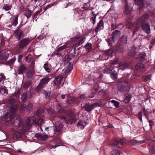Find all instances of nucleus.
Returning a JSON list of instances; mask_svg holds the SVG:
<instances>
[{"label": "nucleus", "mask_w": 155, "mask_h": 155, "mask_svg": "<svg viewBox=\"0 0 155 155\" xmlns=\"http://www.w3.org/2000/svg\"><path fill=\"white\" fill-rule=\"evenodd\" d=\"M44 120L42 117H39L38 120L36 121V118L34 116L28 117L24 125L22 126L23 121H20L18 126L15 127V129L21 130L23 132L29 129L31 126L33 124H35L37 125H40L44 123Z\"/></svg>", "instance_id": "nucleus-1"}, {"label": "nucleus", "mask_w": 155, "mask_h": 155, "mask_svg": "<svg viewBox=\"0 0 155 155\" xmlns=\"http://www.w3.org/2000/svg\"><path fill=\"white\" fill-rule=\"evenodd\" d=\"M148 18V15L146 14L143 15L139 21L137 23V24L135 27L137 28L142 24V28L144 31L147 33H149L150 32V29L149 24L146 22V21Z\"/></svg>", "instance_id": "nucleus-2"}, {"label": "nucleus", "mask_w": 155, "mask_h": 155, "mask_svg": "<svg viewBox=\"0 0 155 155\" xmlns=\"http://www.w3.org/2000/svg\"><path fill=\"white\" fill-rule=\"evenodd\" d=\"M18 108L17 105H14L13 107H10L9 110L3 116V119L7 122L13 123L14 122V114Z\"/></svg>", "instance_id": "nucleus-3"}, {"label": "nucleus", "mask_w": 155, "mask_h": 155, "mask_svg": "<svg viewBox=\"0 0 155 155\" xmlns=\"http://www.w3.org/2000/svg\"><path fill=\"white\" fill-rule=\"evenodd\" d=\"M31 40L28 38H25L22 39L19 42V48L18 51L19 53L21 52L22 50L26 46L28 45L31 42Z\"/></svg>", "instance_id": "nucleus-4"}, {"label": "nucleus", "mask_w": 155, "mask_h": 155, "mask_svg": "<svg viewBox=\"0 0 155 155\" xmlns=\"http://www.w3.org/2000/svg\"><path fill=\"white\" fill-rule=\"evenodd\" d=\"M111 64L113 65H117V66H116V67H118L120 69L123 71L126 69L128 66V64L126 62H121L118 63V61L116 60L113 61L111 63Z\"/></svg>", "instance_id": "nucleus-5"}, {"label": "nucleus", "mask_w": 155, "mask_h": 155, "mask_svg": "<svg viewBox=\"0 0 155 155\" xmlns=\"http://www.w3.org/2000/svg\"><path fill=\"white\" fill-rule=\"evenodd\" d=\"M63 127V126L61 122L57 121L56 124L55 129H54V133L56 135L60 134L61 132Z\"/></svg>", "instance_id": "nucleus-6"}, {"label": "nucleus", "mask_w": 155, "mask_h": 155, "mask_svg": "<svg viewBox=\"0 0 155 155\" xmlns=\"http://www.w3.org/2000/svg\"><path fill=\"white\" fill-rule=\"evenodd\" d=\"M13 36L16 40L18 41L21 37H24V35L22 31L20 29L16 30L13 34Z\"/></svg>", "instance_id": "nucleus-7"}, {"label": "nucleus", "mask_w": 155, "mask_h": 155, "mask_svg": "<svg viewBox=\"0 0 155 155\" xmlns=\"http://www.w3.org/2000/svg\"><path fill=\"white\" fill-rule=\"evenodd\" d=\"M127 81H124L123 83H120L118 86L119 91L121 92H124L127 90Z\"/></svg>", "instance_id": "nucleus-8"}, {"label": "nucleus", "mask_w": 155, "mask_h": 155, "mask_svg": "<svg viewBox=\"0 0 155 155\" xmlns=\"http://www.w3.org/2000/svg\"><path fill=\"white\" fill-rule=\"evenodd\" d=\"M9 56V54L4 51L0 52V61H5L6 60Z\"/></svg>", "instance_id": "nucleus-9"}, {"label": "nucleus", "mask_w": 155, "mask_h": 155, "mask_svg": "<svg viewBox=\"0 0 155 155\" xmlns=\"http://www.w3.org/2000/svg\"><path fill=\"white\" fill-rule=\"evenodd\" d=\"M27 70V68L24 64L19 66L18 68L17 73L18 74H22Z\"/></svg>", "instance_id": "nucleus-10"}, {"label": "nucleus", "mask_w": 155, "mask_h": 155, "mask_svg": "<svg viewBox=\"0 0 155 155\" xmlns=\"http://www.w3.org/2000/svg\"><path fill=\"white\" fill-rule=\"evenodd\" d=\"M87 122L84 120H80L77 124V126L81 129H83L87 124Z\"/></svg>", "instance_id": "nucleus-11"}, {"label": "nucleus", "mask_w": 155, "mask_h": 155, "mask_svg": "<svg viewBox=\"0 0 155 155\" xmlns=\"http://www.w3.org/2000/svg\"><path fill=\"white\" fill-rule=\"evenodd\" d=\"M114 53V50L112 49L107 50L105 51L103 55L105 56V58L103 60H107L108 58V56L112 57Z\"/></svg>", "instance_id": "nucleus-12"}, {"label": "nucleus", "mask_w": 155, "mask_h": 155, "mask_svg": "<svg viewBox=\"0 0 155 155\" xmlns=\"http://www.w3.org/2000/svg\"><path fill=\"white\" fill-rule=\"evenodd\" d=\"M125 142L124 139H119L117 140H115L113 142V145L115 147L122 145Z\"/></svg>", "instance_id": "nucleus-13"}, {"label": "nucleus", "mask_w": 155, "mask_h": 155, "mask_svg": "<svg viewBox=\"0 0 155 155\" xmlns=\"http://www.w3.org/2000/svg\"><path fill=\"white\" fill-rule=\"evenodd\" d=\"M94 104H91L89 103H86L84 106V108L85 110L87 111H90L93 109V107Z\"/></svg>", "instance_id": "nucleus-14"}, {"label": "nucleus", "mask_w": 155, "mask_h": 155, "mask_svg": "<svg viewBox=\"0 0 155 155\" xmlns=\"http://www.w3.org/2000/svg\"><path fill=\"white\" fill-rule=\"evenodd\" d=\"M104 28V22L103 20H101L100 21L97 28L95 30V31L97 32L101 29H103Z\"/></svg>", "instance_id": "nucleus-15"}, {"label": "nucleus", "mask_w": 155, "mask_h": 155, "mask_svg": "<svg viewBox=\"0 0 155 155\" xmlns=\"http://www.w3.org/2000/svg\"><path fill=\"white\" fill-rule=\"evenodd\" d=\"M36 137L38 139L42 140H45L48 139V138L46 135H42L40 134H36Z\"/></svg>", "instance_id": "nucleus-16"}, {"label": "nucleus", "mask_w": 155, "mask_h": 155, "mask_svg": "<svg viewBox=\"0 0 155 155\" xmlns=\"http://www.w3.org/2000/svg\"><path fill=\"white\" fill-rule=\"evenodd\" d=\"M144 67V65L143 64L139 63L136 65L135 69L137 71L140 72L143 71Z\"/></svg>", "instance_id": "nucleus-17"}, {"label": "nucleus", "mask_w": 155, "mask_h": 155, "mask_svg": "<svg viewBox=\"0 0 155 155\" xmlns=\"http://www.w3.org/2000/svg\"><path fill=\"white\" fill-rule=\"evenodd\" d=\"M147 58V56L145 53H143L139 55L137 59L141 62H143Z\"/></svg>", "instance_id": "nucleus-18"}, {"label": "nucleus", "mask_w": 155, "mask_h": 155, "mask_svg": "<svg viewBox=\"0 0 155 155\" xmlns=\"http://www.w3.org/2000/svg\"><path fill=\"white\" fill-rule=\"evenodd\" d=\"M75 16L76 17H80L82 16V12L79 8H76L74 10V12Z\"/></svg>", "instance_id": "nucleus-19"}, {"label": "nucleus", "mask_w": 155, "mask_h": 155, "mask_svg": "<svg viewBox=\"0 0 155 155\" xmlns=\"http://www.w3.org/2000/svg\"><path fill=\"white\" fill-rule=\"evenodd\" d=\"M125 48L124 46L121 44L118 45L116 48V51L119 53L123 52Z\"/></svg>", "instance_id": "nucleus-20"}, {"label": "nucleus", "mask_w": 155, "mask_h": 155, "mask_svg": "<svg viewBox=\"0 0 155 155\" xmlns=\"http://www.w3.org/2000/svg\"><path fill=\"white\" fill-rule=\"evenodd\" d=\"M35 71L34 69H31L28 71L27 73V77L28 78H31L35 74Z\"/></svg>", "instance_id": "nucleus-21"}, {"label": "nucleus", "mask_w": 155, "mask_h": 155, "mask_svg": "<svg viewBox=\"0 0 155 155\" xmlns=\"http://www.w3.org/2000/svg\"><path fill=\"white\" fill-rule=\"evenodd\" d=\"M120 31L117 30L114 31L112 34V38L113 40L116 38H117L120 35Z\"/></svg>", "instance_id": "nucleus-22"}, {"label": "nucleus", "mask_w": 155, "mask_h": 155, "mask_svg": "<svg viewBox=\"0 0 155 155\" xmlns=\"http://www.w3.org/2000/svg\"><path fill=\"white\" fill-rule=\"evenodd\" d=\"M136 4L139 7V8H142L143 6V0H134Z\"/></svg>", "instance_id": "nucleus-23"}, {"label": "nucleus", "mask_w": 155, "mask_h": 155, "mask_svg": "<svg viewBox=\"0 0 155 155\" xmlns=\"http://www.w3.org/2000/svg\"><path fill=\"white\" fill-rule=\"evenodd\" d=\"M11 20L12 21V25L15 26L17 24L18 20V16L11 18Z\"/></svg>", "instance_id": "nucleus-24"}, {"label": "nucleus", "mask_w": 155, "mask_h": 155, "mask_svg": "<svg viewBox=\"0 0 155 155\" xmlns=\"http://www.w3.org/2000/svg\"><path fill=\"white\" fill-rule=\"evenodd\" d=\"M50 80V79L48 77L43 78L41 81L40 83L42 85L44 84L47 83Z\"/></svg>", "instance_id": "nucleus-25"}, {"label": "nucleus", "mask_w": 155, "mask_h": 155, "mask_svg": "<svg viewBox=\"0 0 155 155\" xmlns=\"http://www.w3.org/2000/svg\"><path fill=\"white\" fill-rule=\"evenodd\" d=\"M131 7L128 6L127 5H126L124 11V14L128 15L131 12Z\"/></svg>", "instance_id": "nucleus-26"}, {"label": "nucleus", "mask_w": 155, "mask_h": 155, "mask_svg": "<svg viewBox=\"0 0 155 155\" xmlns=\"http://www.w3.org/2000/svg\"><path fill=\"white\" fill-rule=\"evenodd\" d=\"M12 8V5L9 4H6L3 5L2 8L5 11H8L10 10Z\"/></svg>", "instance_id": "nucleus-27"}, {"label": "nucleus", "mask_w": 155, "mask_h": 155, "mask_svg": "<svg viewBox=\"0 0 155 155\" xmlns=\"http://www.w3.org/2000/svg\"><path fill=\"white\" fill-rule=\"evenodd\" d=\"M63 80V77L61 76H58L55 79V83L59 84Z\"/></svg>", "instance_id": "nucleus-28"}, {"label": "nucleus", "mask_w": 155, "mask_h": 155, "mask_svg": "<svg viewBox=\"0 0 155 155\" xmlns=\"http://www.w3.org/2000/svg\"><path fill=\"white\" fill-rule=\"evenodd\" d=\"M31 14V12L28 9L25 10V13L24 15L26 16L27 18H28L30 17Z\"/></svg>", "instance_id": "nucleus-29"}, {"label": "nucleus", "mask_w": 155, "mask_h": 155, "mask_svg": "<svg viewBox=\"0 0 155 155\" xmlns=\"http://www.w3.org/2000/svg\"><path fill=\"white\" fill-rule=\"evenodd\" d=\"M87 98V97L85 95H81L78 97L77 101L79 102H80Z\"/></svg>", "instance_id": "nucleus-30"}, {"label": "nucleus", "mask_w": 155, "mask_h": 155, "mask_svg": "<svg viewBox=\"0 0 155 155\" xmlns=\"http://www.w3.org/2000/svg\"><path fill=\"white\" fill-rule=\"evenodd\" d=\"M43 85L40 83L38 84L37 87L35 88V91L36 92L38 93L42 88Z\"/></svg>", "instance_id": "nucleus-31"}, {"label": "nucleus", "mask_w": 155, "mask_h": 155, "mask_svg": "<svg viewBox=\"0 0 155 155\" xmlns=\"http://www.w3.org/2000/svg\"><path fill=\"white\" fill-rule=\"evenodd\" d=\"M120 42L124 44H126L127 42V38L126 35H124L121 38L120 40Z\"/></svg>", "instance_id": "nucleus-32"}, {"label": "nucleus", "mask_w": 155, "mask_h": 155, "mask_svg": "<svg viewBox=\"0 0 155 155\" xmlns=\"http://www.w3.org/2000/svg\"><path fill=\"white\" fill-rule=\"evenodd\" d=\"M110 154L111 155H120L121 154V155L122 154L121 153H120L119 150H114L111 151L110 153Z\"/></svg>", "instance_id": "nucleus-33"}, {"label": "nucleus", "mask_w": 155, "mask_h": 155, "mask_svg": "<svg viewBox=\"0 0 155 155\" xmlns=\"http://www.w3.org/2000/svg\"><path fill=\"white\" fill-rule=\"evenodd\" d=\"M44 67L45 70L48 72H49L51 71L50 66L48 64H45L44 65Z\"/></svg>", "instance_id": "nucleus-34"}, {"label": "nucleus", "mask_w": 155, "mask_h": 155, "mask_svg": "<svg viewBox=\"0 0 155 155\" xmlns=\"http://www.w3.org/2000/svg\"><path fill=\"white\" fill-rule=\"evenodd\" d=\"M114 67H111L109 69L106 68L104 70L103 72L104 74H109L113 69Z\"/></svg>", "instance_id": "nucleus-35"}, {"label": "nucleus", "mask_w": 155, "mask_h": 155, "mask_svg": "<svg viewBox=\"0 0 155 155\" xmlns=\"http://www.w3.org/2000/svg\"><path fill=\"white\" fill-rule=\"evenodd\" d=\"M31 84L30 81H26L24 84V88L25 89H27L29 87Z\"/></svg>", "instance_id": "nucleus-36"}, {"label": "nucleus", "mask_w": 155, "mask_h": 155, "mask_svg": "<svg viewBox=\"0 0 155 155\" xmlns=\"http://www.w3.org/2000/svg\"><path fill=\"white\" fill-rule=\"evenodd\" d=\"M135 48H133L129 51L128 54L130 56H133L135 54Z\"/></svg>", "instance_id": "nucleus-37"}, {"label": "nucleus", "mask_w": 155, "mask_h": 155, "mask_svg": "<svg viewBox=\"0 0 155 155\" xmlns=\"http://www.w3.org/2000/svg\"><path fill=\"white\" fill-rule=\"evenodd\" d=\"M44 113L43 110V109H40L39 110H37L35 112V115H42V114Z\"/></svg>", "instance_id": "nucleus-38"}, {"label": "nucleus", "mask_w": 155, "mask_h": 155, "mask_svg": "<svg viewBox=\"0 0 155 155\" xmlns=\"http://www.w3.org/2000/svg\"><path fill=\"white\" fill-rule=\"evenodd\" d=\"M15 100L13 99H10L8 101V103L9 104H10L11 105H12V106L11 107H13V106L14 105H17V107H18V105L14 103H15Z\"/></svg>", "instance_id": "nucleus-39"}, {"label": "nucleus", "mask_w": 155, "mask_h": 155, "mask_svg": "<svg viewBox=\"0 0 155 155\" xmlns=\"http://www.w3.org/2000/svg\"><path fill=\"white\" fill-rule=\"evenodd\" d=\"M110 76L111 78L114 79L115 80L117 78V74L116 72H113L111 73Z\"/></svg>", "instance_id": "nucleus-40"}, {"label": "nucleus", "mask_w": 155, "mask_h": 155, "mask_svg": "<svg viewBox=\"0 0 155 155\" xmlns=\"http://www.w3.org/2000/svg\"><path fill=\"white\" fill-rule=\"evenodd\" d=\"M67 101L69 104H72L75 102V99L72 97H69L67 99Z\"/></svg>", "instance_id": "nucleus-41"}, {"label": "nucleus", "mask_w": 155, "mask_h": 155, "mask_svg": "<svg viewBox=\"0 0 155 155\" xmlns=\"http://www.w3.org/2000/svg\"><path fill=\"white\" fill-rule=\"evenodd\" d=\"M92 48V45L91 43H87L84 46V48H85L87 50H90Z\"/></svg>", "instance_id": "nucleus-42"}, {"label": "nucleus", "mask_w": 155, "mask_h": 155, "mask_svg": "<svg viewBox=\"0 0 155 155\" xmlns=\"http://www.w3.org/2000/svg\"><path fill=\"white\" fill-rule=\"evenodd\" d=\"M33 104L31 103H29L27 106L26 109L27 111H30L32 108Z\"/></svg>", "instance_id": "nucleus-43"}, {"label": "nucleus", "mask_w": 155, "mask_h": 155, "mask_svg": "<svg viewBox=\"0 0 155 155\" xmlns=\"http://www.w3.org/2000/svg\"><path fill=\"white\" fill-rule=\"evenodd\" d=\"M56 4V3H55L54 4H50L48 5L46 7H44L43 8H41V9H43L44 10V12H45L47 9L48 8H51L52 6H53L54 5H55Z\"/></svg>", "instance_id": "nucleus-44"}, {"label": "nucleus", "mask_w": 155, "mask_h": 155, "mask_svg": "<svg viewBox=\"0 0 155 155\" xmlns=\"http://www.w3.org/2000/svg\"><path fill=\"white\" fill-rule=\"evenodd\" d=\"M131 98V96L130 95L127 96L124 99V102L125 103H128L130 101Z\"/></svg>", "instance_id": "nucleus-45"}, {"label": "nucleus", "mask_w": 155, "mask_h": 155, "mask_svg": "<svg viewBox=\"0 0 155 155\" xmlns=\"http://www.w3.org/2000/svg\"><path fill=\"white\" fill-rule=\"evenodd\" d=\"M90 0H88V2L87 3H85L84 4V6L83 7V8L85 10H87L89 8L90 6Z\"/></svg>", "instance_id": "nucleus-46"}, {"label": "nucleus", "mask_w": 155, "mask_h": 155, "mask_svg": "<svg viewBox=\"0 0 155 155\" xmlns=\"http://www.w3.org/2000/svg\"><path fill=\"white\" fill-rule=\"evenodd\" d=\"M15 59L14 58H12L10 61H7L6 64L7 65H12L15 61Z\"/></svg>", "instance_id": "nucleus-47"}, {"label": "nucleus", "mask_w": 155, "mask_h": 155, "mask_svg": "<svg viewBox=\"0 0 155 155\" xmlns=\"http://www.w3.org/2000/svg\"><path fill=\"white\" fill-rule=\"evenodd\" d=\"M27 98V94L26 92L23 93L21 95V100L22 101H25Z\"/></svg>", "instance_id": "nucleus-48"}, {"label": "nucleus", "mask_w": 155, "mask_h": 155, "mask_svg": "<svg viewBox=\"0 0 155 155\" xmlns=\"http://www.w3.org/2000/svg\"><path fill=\"white\" fill-rule=\"evenodd\" d=\"M31 59V55L29 54H28L27 57H26L25 59L26 61L28 62V63L30 62Z\"/></svg>", "instance_id": "nucleus-49"}, {"label": "nucleus", "mask_w": 155, "mask_h": 155, "mask_svg": "<svg viewBox=\"0 0 155 155\" xmlns=\"http://www.w3.org/2000/svg\"><path fill=\"white\" fill-rule=\"evenodd\" d=\"M6 78L4 74L2 73H0V82L5 81Z\"/></svg>", "instance_id": "nucleus-50"}, {"label": "nucleus", "mask_w": 155, "mask_h": 155, "mask_svg": "<svg viewBox=\"0 0 155 155\" xmlns=\"http://www.w3.org/2000/svg\"><path fill=\"white\" fill-rule=\"evenodd\" d=\"M97 90L95 89H94L93 90L91 91V93L89 97V98H92L93 97L95 94L97 92Z\"/></svg>", "instance_id": "nucleus-51"}, {"label": "nucleus", "mask_w": 155, "mask_h": 155, "mask_svg": "<svg viewBox=\"0 0 155 155\" xmlns=\"http://www.w3.org/2000/svg\"><path fill=\"white\" fill-rule=\"evenodd\" d=\"M65 48V46H62L60 47H58L57 49V51L59 52Z\"/></svg>", "instance_id": "nucleus-52"}, {"label": "nucleus", "mask_w": 155, "mask_h": 155, "mask_svg": "<svg viewBox=\"0 0 155 155\" xmlns=\"http://www.w3.org/2000/svg\"><path fill=\"white\" fill-rule=\"evenodd\" d=\"M42 11V10L41 9H40L39 11H37L33 17V19H34L35 18L36 19L38 15Z\"/></svg>", "instance_id": "nucleus-53"}, {"label": "nucleus", "mask_w": 155, "mask_h": 155, "mask_svg": "<svg viewBox=\"0 0 155 155\" xmlns=\"http://www.w3.org/2000/svg\"><path fill=\"white\" fill-rule=\"evenodd\" d=\"M72 69V65H71L66 70L65 72V74H68L71 71Z\"/></svg>", "instance_id": "nucleus-54"}, {"label": "nucleus", "mask_w": 155, "mask_h": 155, "mask_svg": "<svg viewBox=\"0 0 155 155\" xmlns=\"http://www.w3.org/2000/svg\"><path fill=\"white\" fill-rule=\"evenodd\" d=\"M96 17V15H94L91 18V21H92V23L93 24H95Z\"/></svg>", "instance_id": "nucleus-55"}, {"label": "nucleus", "mask_w": 155, "mask_h": 155, "mask_svg": "<svg viewBox=\"0 0 155 155\" xmlns=\"http://www.w3.org/2000/svg\"><path fill=\"white\" fill-rule=\"evenodd\" d=\"M150 76L148 75L147 76H144L143 77V80L145 81H147L149 80L150 78Z\"/></svg>", "instance_id": "nucleus-56"}, {"label": "nucleus", "mask_w": 155, "mask_h": 155, "mask_svg": "<svg viewBox=\"0 0 155 155\" xmlns=\"http://www.w3.org/2000/svg\"><path fill=\"white\" fill-rule=\"evenodd\" d=\"M111 102L116 107H118L119 104V103L118 102L114 100H112Z\"/></svg>", "instance_id": "nucleus-57"}, {"label": "nucleus", "mask_w": 155, "mask_h": 155, "mask_svg": "<svg viewBox=\"0 0 155 155\" xmlns=\"http://www.w3.org/2000/svg\"><path fill=\"white\" fill-rule=\"evenodd\" d=\"M86 39L85 37H84L81 40L79 41L78 42V45H80L81 44H83L85 41Z\"/></svg>", "instance_id": "nucleus-58"}, {"label": "nucleus", "mask_w": 155, "mask_h": 155, "mask_svg": "<svg viewBox=\"0 0 155 155\" xmlns=\"http://www.w3.org/2000/svg\"><path fill=\"white\" fill-rule=\"evenodd\" d=\"M15 135L16 136L17 138H19L21 136L22 133L18 132H15Z\"/></svg>", "instance_id": "nucleus-59"}, {"label": "nucleus", "mask_w": 155, "mask_h": 155, "mask_svg": "<svg viewBox=\"0 0 155 155\" xmlns=\"http://www.w3.org/2000/svg\"><path fill=\"white\" fill-rule=\"evenodd\" d=\"M25 110V106L24 104H22L21 105L20 108V111L21 112H24Z\"/></svg>", "instance_id": "nucleus-60"}, {"label": "nucleus", "mask_w": 155, "mask_h": 155, "mask_svg": "<svg viewBox=\"0 0 155 155\" xmlns=\"http://www.w3.org/2000/svg\"><path fill=\"white\" fill-rule=\"evenodd\" d=\"M41 93L45 94V97L46 98H48L49 97L47 92L45 90H42L41 91Z\"/></svg>", "instance_id": "nucleus-61"}, {"label": "nucleus", "mask_w": 155, "mask_h": 155, "mask_svg": "<svg viewBox=\"0 0 155 155\" xmlns=\"http://www.w3.org/2000/svg\"><path fill=\"white\" fill-rule=\"evenodd\" d=\"M133 26V24L130 22H128L127 25V27L128 28H131Z\"/></svg>", "instance_id": "nucleus-62"}, {"label": "nucleus", "mask_w": 155, "mask_h": 155, "mask_svg": "<svg viewBox=\"0 0 155 155\" xmlns=\"http://www.w3.org/2000/svg\"><path fill=\"white\" fill-rule=\"evenodd\" d=\"M143 114L145 116L148 115L150 113L147 110H146L145 108H143Z\"/></svg>", "instance_id": "nucleus-63"}, {"label": "nucleus", "mask_w": 155, "mask_h": 155, "mask_svg": "<svg viewBox=\"0 0 155 155\" xmlns=\"http://www.w3.org/2000/svg\"><path fill=\"white\" fill-rule=\"evenodd\" d=\"M142 112H140L138 114V117L140 120L142 121Z\"/></svg>", "instance_id": "nucleus-64"}]
</instances>
